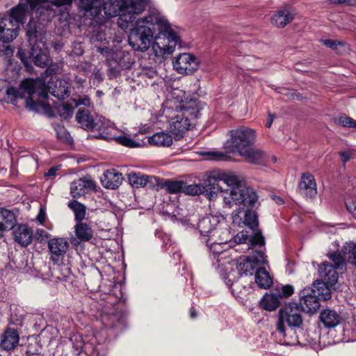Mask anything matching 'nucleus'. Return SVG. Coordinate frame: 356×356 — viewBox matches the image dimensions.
Returning a JSON list of instances; mask_svg holds the SVG:
<instances>
[{
	"label": "nucleus",
	"mask_w": 356,
	"mask_h": 356,
	"mask_svg": "<svg viewBox=\"0 0 356 356\" xmlns=\"http://www.w3.org/2000/svg\"><path fill=\"white\" fill-rule=\"evenodd\" d=\"M129 44L134 50L145 52L152 46L156 57L172 54L181 38L168 19L158 9L150 8L147 15L138 17L131 29Z\"/></svg>",
	"instance_id": "nucleus-1"
},
{
	"label": "nucleus",
	"mask_w": 356,
	"mask_h": 356,
	"mask_svg": "<svg viewBox=\"0 0 356 356\" xmlns=\"http://www.w3.org/2000/svg\"><path fill=\"white\" fill-rule=\"evenodd\" d=\"M265 250L256 249L252 252V254L244 258L241 257L236 262L232 260H228L224 262L225 270L222 273V278L226 285L229 287L237 284L238 279L243 277H252L255 274L258 265L267 263L266 256L264 253Z\"/></svg>",
	"instance_id": "nucleus-2"
},
{
	"label": "nucleus",
	"mask_w": 356,
	"mask_h": 356,
	"mask_svg": "<svg viewBox=\"0 0 356 356\" xmlns=\"http://www.w3.org/2000/svg\"><path fill=\"white\" fill-rule=\"evenodd\" d=\"M303 323L300 307L296 302H289L280 309L276 330L280 340L286 346L298 343L297 330H301Z\"/></svg>",
	"instance_id": "nucleus-3"
},
{
	"label": "nucleus",
	"mask_w": 356,
	"mask_h": 356,
	"mask_svg": "<svg viewBox=\"0 0 356 356\" xmlns=\"http://www.w3.org/2000/svg\"><path fill=\"white\" fill-rule=\"evenodd\" d=\"M200 108L197 102L192 99L189 101L181 100L175 110L171 108L164 109V113L168 118L170 131L175 138H182L192 125V120L200 115Z\"/></svg>",
	"instance_id": "nucleus-4"
},
{
	"label": "nucleus",
	"mask_w": 356,
	"mask_h": 356,
	"mask_svg": "<svg viewBox=\"0 0 356 356\" xmlns=\"http://www.w3.org/2000/svg\"><path fill=\"white\" fill-rule=\"evenodd\" d=\"M76 120L85 130L99 131L97 137L99 138L111 140L115 137L116 127L114 124L102 116L94 119L88 109L79 108L76 114Z\"/></svg>",
	"instance_id": "nucleus-5"
},
{
	"label": "nucleus",
	"mask_w": 356,
	"mask_h": 356,
	"mask_svg": "<svg viewBox=\"0 0 356 356\" xmlns=\"http://www.w3.org/2000/svg\"><path fill=\"white\" fill-rule=\"evenodd\" d=\"M229 238V232L227 228H225L223 232L214 237L213 239L208 238L203 242L209 248L212 267L218 270L221 276L225 270V265L222 266L223 263L230 260L227 259L229 256L227 242Z\"/></svg>",
	"instance_id": "nucleus-6"
},
{
	"label": "nucleus",
	"mask_w": 356,
	"mask_h": 356,
	"mask_svg": "<svg viewBox=\"0 0 356 356\" xmlns=\"http://www.w3.org/2000/svg\"><path fill=\"white\" fill-rule=\"evenodd\" d=\"M257 200V193L244 184L239 188L235 187L223 191V207L226 208H231L233 205L254 207Z\"/></svg>",
	"instance_id": "nucleus-7"
},
{
	"label": "nucleus",
	"mask_w": 356,
	"mask_h": 356,
	"mask_svg": "<svg viewBox=\"0 0 356 356\" xmlns=\"http://www.w3.org/2000/svg\"><path fill=\"white\" fill-rule=\"evenodd\" d=\"M256 140L255 131L248 127H241L229 131V138L224 144L229 152L240 154Z\"/></svg>",
	"instance_id": "nucleus-8"
},
{
	"label": "nucleus",
	"mask_w": 356,
	"mask_h": 356,
	"mask_svg": "<svg viewBox=\"0 0 356 356\" xmlns=\"http://www.w3.org/2000/svg\"><path fill=\"white\" fill-rule=\"evenodd\" d=\"M148 0H124L125 7L118 15L117 24L123 30L136 26L137 15L142 13Z\"/></svg>",
	"instance_id": "nucleus-9"
},
{
	"label": "nucleus",
	"mask_w": 356,
	"mask_h": 356,
	"mask_svg": "<svg viewBox=\"0 0 356 356\" xmlns=\"http://www.w3.org/2000/svg\"><path fill=\"white\" fill-rule=\"evenodd\" d=\"M330 259L333 264H329L328 262H323L318 268V273L321 282H317V284L333 286L339 278L337 269H342L344 267V259L341 254L335 252L329 254Z\"/></svg>",
	"instance_id": "nucleus-10"
},
{
	"label": "nucleus",
	"mask_w": 356,
	"mask_h": 356,
	"mask_svg": "<svg viewBox=\"0 0 356 356\" xmlns=\"http://www.w3.org/2000/svg\"><path fill=\"white\" fill-rule=\"evenodd\" d=\"M103 0H79V8L83 12L86 18H90L96 24H99V33L96 35V39L99 41L106 40V35L103 30V23L105 17L102 14V5Z\"/></svg>",
	"instance_id": "nucleus-11"
},
{
	"label": "nucleus",
	"mask_w": 356,
	"mask_h": 356,
	"mask_svg": "<svg viewBox=\"0 0 356 356\" xmlns=\"http://www.w3.org/2000/svg\"><path fill=\"white\" fill-rule=\"evenodd\" d=\"M225 218L222 216L208 215L199 220L197 229L200 234V239L202 242L221 234L225 228H222V224H224Z\"/></svg>",
	"instance_id": "nucleus-12"
},
{
	"label": "nucleus",
	"mask_w": 356,
	"mask_h": 356,
	"mask_svg": "<svg viewBox=\"0 0 356 356\" xmlns=\"http://www.w3.org/2000/svg\"><path fill=\"white\" fill-rule=\"evenodd\" d=\"M98 51L104 55L109 65L117 64L122 69H129L134 63L132 54L122 49H112L108 47L98 48Z\"/></svg>",
	"instance_id": "nucleus-13"
},
{
	"label": "nucleus",
	"mask_w": 356,
	"mask_h": 356,
	"mask_svg": "<svg viewBox=\"0 0 356 356\" xmlns=\"http://www.w3.org/2000/svg\"><path fill=\"white\" fill-rule=\"evenodd\" d=\"M209 181L211 183L212 186H215L217 189L215 191V198L219 192H222L219 182L222 181L230 188L241 186L244 184L243 178L236 175L232 172L225 171H213L209 175Z\"/></svg>",
	"instance_id": "nucleus-14"
},
{
	"label": "nucleus",
	"mask_w": 356,
	"mask_h": 356,
	"mask_svg": "<svg viewBox=\"0 0 356 356\" xmlns=\"http://www.w3.org/2000/svg\"><path fill=\"white\" fill-rule=\"evenodd\" d=\"M72 0H49L40 3L35 9V18L38 19L39 24L51 21L56 15V10L53 6L56 8L71 5Z\"/></svg>",
	"instance_id": "nucleus-15"
},
{
	"label": "nucleus",
	"mask_w": 356,
	"mask_h": 356,
	"mask_svg": "<svg viewBox=\"0 0 356 356\" xmlns=\"http://www.w3.org/2000/svg\"><path fill=\"white\" fill-rule=\"evenodd\" d=\"M25 85V90L29 95V97L26 100V107L31 111L40 112L42 111H47L51 109V107L47 100L48 98V94L46 91H42L40 95V100L34 101L31 96L35 93L34 85L35 81L33 80L27 81Z\"/></svg>",
	"instance_id": "nucleus-16"
},
{
	"label": "nucleus",
	"mask_w": 356,
	"mask_h": 356,
	"mask_svg": "<svg viewBox=\"0 0 356 356\" xmlns=\"http://www.w3.org/2000/svg\"><path fill=\"white\" fill-rule=\"evenodd\" d=\"M320 289L317 290L307 287L300 293V305L302 310L307 312H315L320 306L319 304Z\"/></svg>",
	"instance_id": "nucleus-17"
},
{
	"label": "nucleus",
	"mask_w": 356,
	"mask_h": 356,
	"mask_svg": "<svg viewBox=\"0 0 356 356\" xmlns=\"http://www.w3.org/2000/svg\"><path fill=\"white\" fill-rule=\"evenodd\" d=\"M198 60L193 54H180L173 60V67L179 74H189L193 73L198 67Z\"/></svg>",
	"instance_id": "nucleus-18"
},
{
	"label": "nucleus",
	"mask_w": 356,
	"mask_h": 356,
	"mask_svg": "<svg viewBox=\"0 0 356 356\" xmlns=\"http://www.w3.org/2000/svg\"><path fill=\"white\" fill-rule=\"evenodd\" d=\"M217 188L212 186L209 181V177L204 182L200 184H186L183 183L182 192L189 195H203L209 200L215 199V191Z\"/></svg>",
	"instance_id": "nucleus-19"
},
{
	"label": "nucleus",
	"mask_w": 356,
	"mask_h": 356,
	"mask_svg": "<svg viewBox=\"0 0 356 356\" xmlns=\"http://www.w3.org/2000/svg\"><path fill=\"white\" fill-rule=\"evenodd\" d=\"M234 242L238 245H245V249L266 250L265 240L261 231L253 232V235L248 236L243 232L237 234L234 236Z\"/></svg>",
	"instance_id": "nucleus-20"
},
{
	"label": "nucleus",
	"mask_w": 356,
	"mask_h": 356,
	"mask_svg": "<svg viewBox=\"0 0 356 356\" xmlns=\"http://www.w3.org/2000/svg\"><path fill=\"white\" fill-rule=\"evenodd\" d=\"M19 26L9 16L0 19V38L4 42H10L17 38Z\"/></svg>",
	"instance_id": "nucleus-21"
},
{
	"label": "nucleus",
	"mask_w": 356,
	"mask_h": 356,
	"mask_svg": "<svg viewBox=\"0 0 356 356\" xmlns=\"http://www.w3.org/2000/svg\"><path fill=\"white\" fill-rule=\"evenodd\" d=\"M47 87L49 92L59 99H64L68 97L71 93L70 83L63 79H56L54 81V78H51L47 83Z\"/></svg>",
	"instance_id": "nucleus-22"
},
{
	"label": "nucleus",
	"mask_w": 356,
	"mask_h": 356,
	"mask_svg": "<svg viewBox=\"0 0 356 356\" xmlns=\"http://www.w3.org/2000/svg\"><path fill=\"white\" fill-rule=\"evenodd\" d=\"M128 179L131 186L136 188L147 186L149 188H155L159 184V177L136 172L128 174Z\"/></svg>",
	"instance_id": "nucleus-23"
},
{
	"label": "nucleus",
	"mask_w": 356,
	"mask_h": 356,
	"mask_svg": "<svg viewBox=\"0 0 356 356\" xmlns=\"http://www.w3.org/2000/svg\"><path fill=\"white\" fill-rule=\"evenodd\" d=\"M41 42L30 44L31 46L29 59L40 67H47L49 62V55L47 49H42L40 46Z\"/></svg>",
	"instance_id": "nucleus-24"
},
{
	"label": "nucleus",
	"mask_w": 356,
	"mask_h": 356,
	"mask_svg": "<svg viewBox=\"0 0 356 356\" xmlns=\"http://www.w3.org/2000/svg\"><path fill=\"white\" fill-rule=\"evenodd\" d=\"M298 188L300 193L306 197L313 198L317 194L315 179L308 172L302 175Z\"/></svg>",
	"instance_id": "nucleus-25"
},
{
	"label": "nucleus",
	"mask_w": 356,
	"mask_h": 356,
	"mask_svg": "<svg viewBox=\"0 0 356 356\" xmlns=\"http://www.w3.org/2000/svg\"><path fill=\"white\" fill-rule=\"evenodd\" d=\"M95 184L91 179L83 177L72 182L70 193L73 197H79L95 188Z\"/></svg>",
	"instance_id": "nucleus-26"
},
{
	"label": "nucleus",
	"mask_w": 356,
	"mask_h": 356,
	"mask_svg": "<svg viewBox=\"0 0 356 356\" xmlns=\"http://www.w3.org/2000/svg\"><path fill=\"white\" fill-rule=\"evenodd\" d=\"M69 247L67 241L63 238H54L49 241L48 248L54 261L64 256Z\"/></svg>",
	"instance_id": "nucleus-27"
},
{
	"label": "nucleus",
	"mask_w": 356,
	"mask_h": 356,
	"mask_svg": "<svg viewBox=\"0 0 356 356\" xmlns=\"http://www.w3.org/2000/svg\"><path fill=\"white\" fill-rule=\"evenodd\" d=\"M19 341L18 332L14 328L8 327L1 337L0 346L4 350H12L18 345Z\"/></svg>",
	"instance_id": "nucleus-28"
},
{
	"label": "nucleus",
	"mask_w": 356,
	"mask_h": 356,
	"mask_svg": "<svg viewBox=\"0 0 356 356\" xmlns=\"http://www.w3.org/2000/svg\"><path fill=\"white\" fill-rule=\"evenodd\" d=\"M15 242L22 247L29 245L33 240V231L26 225H19L13 231Z\"/></svg>",
	"instance_id": "nucleus-29"
},
{
	"label": "nucleus",
	"mask_w": 356,
	"mask_h": 356,
	"mask_svg": "<svg viewBox=\"0 0 356 356\" xmlns=\"http://www.w3.org/2000/svg\"><path fill=\"white\" fill-rule=\"evenodd\" d=\"M123 177L115 169L106 170L101 177L102 185L107 188L116 189L122 184Z\"/></svg>",
	"instance_id": "nucleus-30"
},
{
	"label": "nucleus",
	"mask_w": 356,
	"mask_h": 356,
	"mask_svg": "<svg viewBox=\"0 0 356 356\" xmlns=\"http://www.w3.org/2000/svg\"><path fill=\"white\" fill-rule=\"evenodd\" d=\"M319 318L321 322L327 328H332L340 324L342 317L335 310L325 309L321 311Z\"/></svg>",
	"instance_id": "nucleus-31"
},
{
	"label": "nucleus",
	"mask_w": 356,
	"mask_h": 356,
	"mask_svg": "<svg viewBox=\"0 0 356 356\" xmlns=\"http://www.w3.org/2000/svg\"><path fill=\"white\" fill-rule=\"evenodd\" d=\"M124 0H109L107 3H103L102 5V14L108 18L118 16L124 8Z\"/></svg>",
	"instance_id": "nucleus-32"
},
{
	"label": "nucleus",
	"mask_w": 356,
	"mask_h": 356,
	"mask_svg": "<svg viewBox=\"0 0 356 356\" xmlns=\"http://www.w3.org/2000/svg\"><path fill=\"white\" fill-rule=\"evenodd\" d=\"M293 18L294 15L289 10H280L273 15L271 23L277 27L283 28L291 23Z\"/></svg>",
	"instance_id": "nucleus-33"
},
{
	"label": "nucleus",
	"mask_w": 356,
	"mask_h": 356,
	"mask_svg": "<svg viewBox=\"0 0 356 356\" xmlns=\"http://www.w3.org/2000/svg\"><path fill=\"white\" fill-rule=\"evenodd\" d=\"M15 213L8 209L0 208V227L6 230L11 229L16 224Z\"/></svg>",
	"instance_id": "nucleus-34"
},
{
	"label": "nucleus",
	"mask_w": 356,
	"mask_h": 356,
	"mask_svg": "<svg viewBox=\"0 0 356 356\" xmlns=\"http://www.w3.org/2000/svg\"><path fill=\"white\" fill-rule=\"evenodd\" d=\"M239 155L250 163H259L265 157L264 152L258 148L254 147L253 145L248 147L247 149L244 150Z\"/></svg>",
	"instance_id": "nucleus-35"
},
{
	"label": "nucleus",
	"mask_w": 356,
	"mask_h": 356,
	"mask_svg": "<svg viewBox=\"0 0 356 356\" xmlns=\"http://www.w3.org/2000/svg\"><path fill=\"white\" fill-rule=\"evenodd\" d=\"M74 229L76 237L81 241H88L93 237V229L90 224L82 221L78 222Z\"/></svg>",
	"instance_id": "nucleus-36"
},
{
	"label": "nucleus",
	"mask_w": 356,
	"mask_h": 356,
	"mask_svg": "<svg viewBox=\"0 0 356 356\" xmlns=\"http://www.w3.org/2000/svg\"><path fill=\"white\" fill-rule=\"evenodd\" d=\"M148 141L157 147H170L172 144V137L167 132L161 131L149 137Z\"/></svg>",
	"instance_id": "nucleus-37"
},
{
	"label": "nucleus",
	"mask_w": 356,
	"mask_h": 356,
	"mask_svg": "<svg viewBox=\"0 0 356 356\" xmlns=\"http://www.w3.org/2000/svg\"><path fill=\"white\" fill-rule=\"evenodd\" d=\"M253 279L258 286L261 289H268L273 283L272 277L269 273L264 268L261 267L257 269Z\"/></svg>",
	"instance_id": "nucleus-38"
},
{
	"label": "nucleus",
	"mask_w": 356,
	"mask_h": 356,
	"mask_svg": "<svg viewBox=\"0 0 356 356\" xmlns=\"http://www.w3.org/2000/svg\"><path fill=\"white\" fill-rule=\"evenodd\" d=\"M183 183L184 181L159 179V184L155 188L156 190L159 188H165L169 193H177L182 191Z\"/></svg>",
	"instance_id": "nucleus-39"
},
{
	"label": "nucleus",
	"mask_w": 356,
	"mask_h": 356,
	"mask_svg": "<svg viewBox=\"0 0 356 356\" xmlns=\"http://www.w3.org/2000/svg\"><path fill=\"white\" fill-rule=\"evenodd\" d=\"M26 36L30 44L39 43L38 41L42 38L40 27L36 23L33 18H31L27 25Z\"/></svg>",
	"instance_id": "nucleus-40"
},
{
	"label": "nucleus",
	"mask_w": 356,
	"mask_h": 356,
	"mask_svg": "<svg viewBox=\"0 0 356 356\" xmlns=\"http://www.w3.org/2000/svg\"><path fill=\"white\" fill-rule=\"evenodd\" d=\"M342 257L344 261L347 260L350 264L356 267V244L352 242L346 243L342 248L341 252ZM346 263L344 262V264Z\"/></svg>",
	"instance_id": "nucleus-41"
},
{
	"label": "nucleus",
	"mask_w": 356,
	"mask_h": 356,
	"mask_svg": "<svg viewBox=\"0 0 356 356\" xmlns=\"http://www.w3.org/2000/svg\"><path fill=\"white\" fill-rule=\"evenodd\" d=\"M243 226H247L250 227L254 233L255 232L259 231L257 229L258 216L254 211L250 209H247L243 213Z\"/></svg>",
	"instance_id": "nucleus-42"
},
{
	"label": "nucleus",
	"mask_w": 356,
	"mask_h": 356,
	"mask_svg": "<svg viewBox=\"0 0 356 356\" xmlns=\"http://www.w3.org/2000/svg\"><path fill=\"white\" fill-rule=\"evenodd\" d=\"M68 207L74 213L76 222L83 221L86 214V207L78 201L73 200L68 202Z\"/></svg>",
	"instance_id": "nucleus-43"
},
{
	"label": "nucleus",
	"mask_w": 356,
	"mask_h": 356,
	"mask_svg": "<svg viewBox=\"0 0 356 356\" xmlns=\"http://www.w3.org/2000/svg\"><path fill=\"white\" fill-rule=\"evenodd\" d=\"M104 325L106 327H115L122 322V316L118 313L104 314L102 316Z\"/></svg>",
	"instance_id": "nucleus-44"
},
{
	"label": "nucleus",
	"mask_w": 356,
	"mask_h": 356,
	"mask_svg": "<svg viewBox=\"0 0 356 356\" xmlns=\"http://www.w3.org/2000/svg\"><path fill=\"white\" fill-rule=\"evenodd\" d=\"M262 307L267 311H273L279 305V300L274 295L266 294L261 300Z\"/></svg>",
	"instance_id": "nucleus-45"
},
{
	"label": "nucleus",
	"mask_w": 356,
	"mask_h": 356,
	"mask_svg": "<svg viewBox=\"0 0 356 356\" xmlns=\"http://www.w3.org/2000/svg\"><path fill=\"white\" fill-rule=\"evenodd\" d=\"M14 264L15 265V268L22 273H29L31 268V266L28 263V261L24 255L20 254L19 257H16L14 261Z\"/></svg>",
	"instance_id": "nucleus-46"
},
{
	"label": "nucleus",
	"mask_w": 356,
	"mask_h": 356,
	"mask_svg": "<svg viewBox=\"0 0 356 356\" xmlns=\"http://www.w3.org/2000/svg\"><path fill=\"white\" fill-rule=\"evenodd\" d=\"M6 100L8 103L15 104L18 98H22L19 90L15 87H9L6 91Z\"/></svg>",
	"instance_id": "nucleus-47"
},
{
	"label": "nucleus",
	"mask_w": 356,
	"mask_h": 356,
	"mask_svg": "<svg viewBox=\"0 0 356 356\" xmlns=\"http://www.w3.org/2000/svg\"><path fill=\"white\" fill-rule=\"evenodd\" d=\"M117 131V130L115 131ZM112 139H115L120 144L129 147H136L139 146V143L134 141L130 137L127 136H120L116 137V132H115V137Z\"/></svg>",
	"instance_id": "nucleus-48"
},
{
	"label": "nucleus",
	"mask_w": 356,
	"mask_h": 356,
	"mask_svg": "<svg viewBox=\"0 0 356 356\" xmlns=\"http://www.w3.org/2000/svg\"><path fill=\"white\" fill-rule=\"evenodd\" d=\"M58 138L63 143L71 144L73 142L72 138L68 131L62 126H58L56 129Z\"/></svg>",
	"instance_id": "nucleus-49"
},
{
	"label": "nucleus",
	"mask_w": 356,
	"mask_h": 356,
	"mask_svg": "<svg viewBox=\"0 0 356 356\" xmlns=\"http://www.w3.org/2000/svg\"><path fill=\"white\" fill-rule=\"evenodd\" d=\"M335 122L345 127H356V121L347 116H340L335 118Z\"/></svg>",
	"instance_id": "nucleus-50"
},
{
	"label": "nucleus",
	"mask_w": 356,
	"mask_h": 356,
	"mask_svg": "<svg viewBox=\"0 0 356 356\" xmlns=\"http://www.w3.org/2000/svg\"><path fill=\"white\" fill-rule=\"evenodd\" d=\"M330 286L327 285H321L317 284V283H314V289L317 290V289H320L319 299L321 298L323 300H328L331 298V292L329 289Z\"/></svg>",
	"instance_id": "nucleus-51"
},
{
	"label": "nucleus",
	"mask_w": 356,
	"mask_h": 356,
	"mask_svg": "<svg viewBox=\"0 0 356 356\" xmlns=\"http://www.w3.org/2000/svg\"><path fill=\"white\" fill-rule=\"evenodd\" d=\"M207 154L210 156L211 159L214 161H227L229 158L227 154L218 151L209 152Z\"/></svg>",
	"instance_id": "nucleus-52"
},
{
	"label": "nucleus",
	"mask_w": 356,
	"mask_h": 356,
	"mask_svg": "<svg viewBox=\"0 0 356 356\" xmlns=\"http://www.w3.org/2000/svg\"><path fill=\"white\" fill-rule=\"evenodd\" d=\"M242 213L241 209H238L232 212V222L234 225L238 227H243V216L241 215Z\"/></svg>",
	"instance_id": "nucleus-53"
},
{
	"label": "nucleus",
	"mask_w": 356,
	"mask_h": 356,
	"mask_svg": "<svg viewBox=\"0 0 356 356\" xmlns=\"http://www.w3.org/2000/svg\"><path fill=\"white\" fill-rule=\"evenodd\" d=\"M321 42L325 46H326L333 50H337V47L339 46L341 47V46L343 45V42L339 41V40H323Z\"/></svg>",
	"instance_id": "nucleus-54"
},
{
	"label": "nucleus",
	"mask_w": 356,
	"mask_h": 356,
	"mask_svg": "<svg viewBox=\"0 0 356 356\" xmlns=\"http://www.w3.org/2000/svg\"><path fill=\"white\" fill-rule=\"evenodd\" d=\"M293 293V287L291 285L282 286L281 291L279 292V296L281 298H286L292 295Z\"/></svg>",
	"instance_id": "nucleus-55"
},
{
	"label": "nucleus",
	"mask_w": 356,
	"mask_h": 356,
	"mask_svg": "<svg viewBox=\"0 0 356 356\" xmlns=\"http://www.w3.org/2000/svg\"><path fill=\"white\" fill-rule=\"evenodd\" d=\"M61 115H65V118L70 117L72 114L73 108L67 104H63L59 108Z\"/></svg>",
	"instance_id": "nucleus-56"
},
{
	"label": "nucleus",
	"mask_w": 356,
	"mask_h": 356,
	"mask_svg": "<svg viewBox=\"0 0 356 356\" xmlns=\"http://www.w3.org/2000/svg\"><path fill=\"white\" fill-rule=\"evenodd\" d=\"M60 70V66L58 63H51L49 62L46 70V73L49 75L57 74Z\"/></svg>",
	"instance_id": "nucleus-57"
},
{
	"label": "nucleus",
	"mask_w": 356,
	"mask_h": 356,
	"mask_svg": "<svg viewBox=\"0 0 356 356\" xmlns=\"http://www.w3.org/2000/svg\"><path fill=\"white\" fill-rule=\"evenodd\" d=\"M346 206L348 211L353 214L356 219V201L351 200L346 202Z\"/></svg>",
	"instance_id": "nucleus-58"
},
{
	"label": "nucleus",
	"mask_w": 356,
	"mask_h": 356,
	"mask_svg": "<svg viewBox=\"0 0 356 356\" xmlns=\"http://www.w3.org/2000/svg\"><path fill=\"white\" fill-rule=\"evenodd\" d=\"M72 341L74 340L76 341V344H74V347L78 352H81L83 347V343L79 336H74V338H72Z\"/></svg>",
	"instance_id": "nucleus-59"
},
{
	"label": "nucleus",
	"mask_w": 356,
	"mask_h": 356,
	"mask_svg": "<svg viewBox=\"0 0 356 356\" xmlns=\"http://www.w3.org/2000/svg\"><path fill=\"white\" fill-rule=\"evenodd\" d=\"M75 102V106H79V105H84L86 106H90V99L85 96L83 97H79L77 100H74Z\"/></svg>",
	"instance_id": "nucleus-60"
},
{
	"label": "nucleus",
	"mask_w": 356,
	"mask_h": 356,
	"mask_svg": "<svg viewBox=\"0 0 356 356\" xmlns=\"http://www.w3.org/2000/svg\"><path fill=\"white\" fill-rule=\"evenodd\" d=\"M142 74L149 78H153L156 74V71L152 67H143L142 70Z\"/></svg>",
	"instance_id": "nucleus-61"
},
{
	"label": "nucleus",
	"mask_w": 356,
	"mask_h": 356,
	"mask_svg": "<svg viewBox=\"0 0 356 356\" xmlns=\"http://www.w3.org/2000/svg\"><path fill=\"white\" fill-rule=\"evenodd\" d=\"M59 170V166L52 167L48 170L44 175L49 178H54L56 175V172Z\"/></svg>",
	"instance_id": "nucleus-62"
},
{
	"label": "nucleus",
	"mask_w": 356,
	"mask_h": 356,
	"mask_svg": "<svg viewBox=\"0 0 356 356\" xmlns=\"http://www.w3.org/2000/svg\"><path fill=\"white\" fill-rule=\"evenodd\" d=\"M334 3H346L350 6L356 4V0H332Z\"/></svg>",
	"instance_id": "nucleus-63"
},
{
	"label": "nucleus",
	"mask_w": 356,
	"mask_h": 356,
	"mask_svg": "<svg viewBox=\"0 0 356 356\" xmlns=\"http://www.w3.org/2000/svg\"><path fill=\"white\" fill-rule=\"evenodd\" d=\"M37 219L40 223H42L45 220V213L43 209H41L40 210V212L37 216Z\"/></svg>",
	"instance_id": "nucleus-64"
}]
</instances>
